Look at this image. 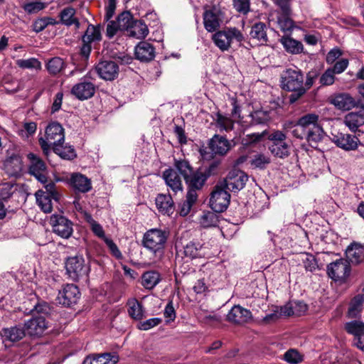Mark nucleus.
I'll return each instance as SVG.
<instances>
[{
  "mask_svg": "<svg viewBox=\"0 0 364 364\" xmlns=\"http://www.w3.org/2000/svg\"><path fill=\"white\" fill-rule=\"evenodd\" d=\"M129 36L137 39H143L149 33L147 26L141 21H134L128 30Z\"/></svg>",
  "mask_w": 364,
  "mask_h": 364,
  "instance_id": "obj_33",
  "label": "nucleus"
},
{
  "mask_svg": "<svg viewBox=\"0 0 364 364\" xmlns=\"http://www.w3.org/2000/svg\"><path fill=\"white\" fill-rule=\"evenodd\" d=\"M350 272V267L348 260L340 259L331 262L327 267L328 276L334 281L345 279Z\"/></svg>",
  "mask_w": 364,
  "mask_h": 364,
  "instance_id": "obj_12",
  "label": "nucleus"
},
{
  "mask_svg": "<svg viewBox=\"0 0 364 364\" xmlns=\"http://www.w3.org/2000/svg\"><path fill=\"white\" fill-rule=\"evenodd\" d=\"M212 39L215 46L222 51L228 50L235 43H241L244 36L237 28H227L213 35Z\"/></svg>",
  "mask_w": 364,
  "mask_h": 364,
  "instance_id": "obj_4",
  "label": "nucleus"
},
{
  "mask_svg": "<svg viewBox=\"0 0 364 364\" xmlns=\"http://www.w3.org/2000/svg\"><path fill=\"white\" fill-rule=\"evenodd\" d=\"M173 166L175 168L174 169L180 173V174L183 177L184 180H186V178L193 171L190 163L185 159H175Z\"/></svg>",
  "mask_w": 364,
  "mask_h": 364,
  "instance_id": "obj_45",
  "label": "nucleus"
},
{
  "mask_svg": "<svg viewBox=\"0 0 364 364\" xmlns=\"http://www.w3.org/2000/svg\"><path fill=\"white\" fill-rule=\"evenodd\" d=\"M24 326H15L1 329V335L6 341L16 342L21 340L26 336Z\"/></svg>",
  "mask_w": 364,
  "mask_h": 364,
  "instance_id": "obj_30",
  "label": "nucleus"
},
{
  "mask_svg": "<svg viewBox=\"0 0 364 364\" xmlns=\"http://www.w3.org/2000/svg\"><path fill=\"white\" fill-rule=\"evenodd\" d=\"M16 65L21 69L40 71L42 69L41 62L36 58L27 59H18L16 61Z\"/></svg>",
  "mask_w": 364,
  "mask_h": 364,
  "instance_id": "obj_42",
  "label": "nucleus"
},
{
  "mask_svg": "<svg viewBox=\"0 0 364 364\" xmlns=\"http://www.w3.org/2000/svg\"><path fill=\"white\" fill-rule=\"evenodd\" d=\"M216 125L220 131H230L234 127V122L230 117L221 114H217Z\"/></svg>",
  "mask_w": 364,
  "mask_h": 364,
  "instance_id": "obj_50",
  "label": "nucleus"
},
{
  "mask_svg": "<svg viewBox=\"0 0 364 364\" xmlns=\"http://www.w3.org/2000/svg\"><path fill=\"white\" fill-rule=\"evenodd\" d=\"M166 184L174 192L182 191L183 185L181 177L173 168H168L163 173Z\"/></svg>",
  "mask_w": 364,
  "mask_h": 364,
  "instance_id": "obj_26",
  "label": "nucleus"
},
{
  "mask_svg": "<svg viewBox=\"0 0 364 364\" xmlns=\"http://www.w3.org/2000/svg\"><path fill=\"white\" fill-rule=\"evenodd\" d=\"M200 223L204 228L217 227L219 223V215L214 210L204 211L200 217Z\"/></svg>",
  "mask_w": 364,
  "mask_h": 364,
  "instance_id": "obj_41",
  "label": "nucleus"
},
{
  "mask_svg": "<svg viewBox=\"0 0 364 364\" xmlns=\"http://www.w3.org/2000/svg\"><path fill=\"white\" fill-rule=\"evenodd\" d=\"M95 92V85L85 78L75 85L71 89V94L80 100L91 98Z\"/></svg>",
  "mask_w": 364,
  "mask_h": 364,
  "instance_id": "obj_17",
  "label": "nucleus"
},
{
  "mask_svg": "<svg viewBox=\"0 0 364 364\" xmlns=\"http://www.w3.org/2000/svg\"><path fill=\"white\" fill-rule=\"evenodd\" d=\"M82 42L87 43H92L95 41H99L101 40V30L100 26H93L92 24H90L87 30L85 33V34L82 36Z\"/></svg>",
  "mask_w": 364,
  "mask_h": 364,
  "instance_id": "obj_40",
  "label": "nucleus"
},
{
  "mask_svg": "<svg viewBox=\"0 0 364 364\" xmlns=\"http://www.w3.org/2000/svg\"><path fill=\"white\" fill-rule=\"evenodd\" d=\"M183 254L191 259L209 257V249L198 241H190L183 247Z\"/></svg>",
  "mask_w": 364,
  "mask_h": 364,
  "instance_id": "obj_20",
  "label": "nucleus"
},
{
  "mask_svg": "<svg viewBox=\"0 0 364 364\" xmlns=\"http://www.w3.org/2000/svg\"><path fill=\"white\" fill-rule=\"evenodd\" d=\"M196 189L189 188L187 194L186 199L182 205L181 209V215H186L191 210L193 205L196 203L198 198V194Z\"/></svg>",
  "mask_w": 364,
  "mask_h": 364,
  "instance_id": "obj_44",
  "label": "nucleus"
},
{
  "mask_svg": "<svg viewBox=\"0 0 364 364\" xmlns=\"http://www.w3.org/2000/svg\"><path fill=\"white\" fill-rule=\"evenodd\" d=\"M289 16L282 14L277 18L279 28L283 32L291 31L294 27V21L289 18Z\"/></svg>",
  "mask_w": 364,
  "mask_h": 364,
  "instance_id": "obj_51",
  "label": "nucleus"
},
{
  "mask_svg": "<svg viewBox=\"0 0 364 364\" xmlns=\"http://www.w3.org/2000/svg\"><path fill=\"white\" fill-rule=\"evenodd\" d=\"M232 5L237 12L243 14H247L250 10V0H232Z\"/></svg>",
  "mask_w": 364,
  "mask_h": 364,
  "instance_id": "obj_55",
  "label": "nucleus"
},
{
  "mask_svg": "<svg viewBox=\"0 0 364 364\" xmlns=\"http://www.w3.org/2000/svg\"><path fill=\"white\" fill-rule=\"evenodd\" d=\"M48 328V324L43 316L32 317L25 322L26 333L30 336H40Z\"/></svg>",
  "mask_w": 364,
  "mask_h": 364,
  "instance_id": "obj_18",
  "label": "nucleus"
},
{
  "mask_svg": "<svg viewBox=\"0 0 364 364\" xmlns=\"http://www.w3.org/2000/svg\"><path fill=\"white\" fill-rule=\"evenodd\" d=\"M13 185L6 183L0 186V198L2 200H7L13 194Z\"/></svg>",
  "mask_w": 364,
  "mask_h": 364,
  "instance_id": "obj_64",
  "label": "nucleus"
},
{
  "mask_svg": "<svg viewBox=\"0 0 364 364\" xmlns=\"http://www.w3.org/2000/svg\"><path fill=\"white\" fill-rule=\"evenodd\" d=\"M161 321L162 319L161 318H151L143 322H140L138 325V328L142 331H148L160 324Z\"/></svg>",
  "mask_w": 364,
  "mask_h": 364,
  "instance_id": "obj_58",
  "label": "nucleus"
},
{
  "mask_svg": "<svg viewBox=\"0 0 364 364\" xmlns=\"http://www.w3.org/2000/svg\"><path fill=\"white\" fill-rule=\"evenodd\" d=\"M210 176L207 171H203L200 169L193 171L192 173L185 180L188 188L200 190L205 185V181Z\"/></svg>",
  "mask_w": 364,
  "mask_h": 364,
  "instance_id": "obj_24",
  "label": "nucleus"
},
{
  "mask_svg": "<svg viewBox=\"0 0 364 364\" xmlns=\"http://www.w3.org/2000/svg\"><path fill=\"white\" fill-rule=\"evenodd\" d=\"M66 67V63L60 57H53L49 59L46 63V68L51 75L60 74Z\"/></svg>",
  "mask_w": 364,
  "mask_h": 364,
  "instance_id": "obj_36",
  "label": "nucleus"
},
{
  "mask_svg": "<svg viewBox=\"0 0 364 364\" xmlns=\"http://www.w3.org/2000/svg\"><path fill=\"white\" fill-rule=\"evenodd\" d=\"M287 135L280 130H275L268 136V139L272 142L269 150L274 156L285 159L290 154V144L285 141Z\"/></svg>",
  "mask_w": 364,
  "mask_h": 364,
  "instance_id": "obj_5",
  "label": "nucleus"
},
{
  "mask_svg": "<svg viewBox=\"0 0 364 364\" xmlns=\"http://www.w3.org/2000/svg\"><path fill=\"white\" fill-rule=\"evenodd\" d=\"M99 364H116L119 356L116 353H105L97 354Z\"/></svg>",
  "mask_w": 364,
  "mask_h": 364,
  "instance_id": "obj_54",
  "label": "nucleus"
},
{
  "mask_svg": "<svg viewBox=\"0 0 364 364\" xmlns=\"http://www.w3.org/2000/svg\"><path fill=\"white\" fill-rule=\"evenodd\" d=\"M331 103L341 110H350L356 105L355 99L348 93H340L336 95L331 100Z\"/></svg>",
  "mask_w": 364,
  "mask_h": 364,
  "instance_id": "obj_28",
  "label": "nucleus"
},
{
  "mask_svg": "<svg viewBox=\"0 0 364 364\" xmlns=\"http://www.w3.org/2000/svg\"><path fill=\"white\" fill-rule=\"evenodd\" d=\"M23 164L18 154H12L4 162V169L9 177L19 178L23 173Z\"/></svg>",
  "mask_w": 364,
  "mask_h": 364,
  "instance_id": "obj_13",
  "label": "nucleus"
},
{
  "mask_svg": "<svg viewBox=\"0 0 364 364\" xmlns=\"http://www.w3.org/2000/svg\"><path fill=\"white\" fill-rule=\"evenodd\" d=\"M69 183L77 192L87 193L92 189L90 179L79 173L71 174Z\"/></svg>",
  "mask_w": 364,
  "mask_h": 364,
  "instance_id": "obj_23",
  "label": "nucleus"
},
{
  "mask_svg": "<svg viewBox=\"0 0 364 364\" xmlns=\"http://www.w3.org/2000/svg\"><path fill=\"white\" fill-rule=\"evenodd\" d=\"M160 281V274L156 271L146 272L141 277V284L147 289H152L159 283Z\"/></svg>",
  "mask_w": 364,
  "mask_h": 364,
  "instance_id": "obj_38",
  "label": "nucleus"
},
{
  "mask_svg": "<svg viewBox=\"0 0 364 364\" xmlns=\"http://www.w3.org/2000/svg\"><path fill=\"white\" fill-rule=\"evenodd\" d=\"M271 162V159L268 155L264 154H255L251 160V165L255 168L264 169Z\"/></svg>",
  "mask_w": 364,
  "mask_h": 364,
  "instance_id": "obj_49",
  "label": "nucleus"
},
{
  "mask_svg": "<svg viewBox=\"0 0 364 364\" xmlns=\"http://www.w3.org/2000/svg\"><path fill=\"white\" fill-rule=\"evenodd\" d=\"M250 117L253 124H264L270 119L269 112L264 110H257L251 113Z\"/></svg>",
  "mask_w": 364,
  "mask_h": 364,
  "instance_id": "obj_52",
  "label": "nucleus"
},
{
  "mask_svg": "<svg viewBox=\"0 0 364 364\" xmlns=\"http://www.w3.org/2000/svg\"><path fill=\"white\" fill-rule=\"evenodd\" d=\"M228 321L237 325L249 323L252 319V312L240 305H235L226 316Z\"/></svg>",
  "mask_w": 364,
  "mask_h": 364,
  "instance_id": "obj_15",
  "label": "nucleus"
},
{
  "mask_svg": "<svg viewBox=\"0 0 364 364\" xmlns=\"http://www.w3.org/2000/svg\"><path fill=\"white\" fill-rule=\"evenodd\" d=\"M250 36L253 39L258 41L262 44L268 41L267 27L265 23L258 22L255 23L251 28Z\"/></svg>",
  "mask_w": 364,
  "mask_h": 364,
  "instance_id": "obj_35",
  "label": "nucleus"
},
{
  "mask_svg": "<svg viewBox=\"0 0 364 364\" xmlns=\"http://www.w3.org/2000/svg\"><path fill=\"white\" fill-rule=\"evenodd\" d=\"M280 42L285 50L291 54H299L303 51L302 43L289 36H284L281 38Z\"/></svg>",
  "mask_w": 364,
  "mask_h": 364,
  "instance_id": "obj_32",
  "label": "nucleus"
},
{
  "mask_svg": "<svg viewBox=\"0 0 364 364\" xmlns=\"http://www.w3.org/2000/svg\"><path fill=\"white\" fill-rule=\"evenodd\" d=\"M50 223L53 232L63 238H68L73 233L72 222L63 215H53Z\"/></svg>",
  "mask_w": 364,
  "mask_h": 364,
  "instance_id": "obj_14",
  "label": "nucleus"
},
{
  "mask_svg": "<svg viewBox=\"0 0 364 364\" xmlns=\"http://www.w3.org/2000/svg\"><path fill=\"white\" fill-rule=\"evenodd\" d=\"M294 315L299 316L303 315L308 309L307 305L301 301H294L291 302Z\"/></svg>",
  "mask_w": 364,
  "mask_h": 364,
  "instance_id": "obj_61",
  "label": "nucleus"
},
{
  "mask_svg": "<svg viewBox=\"0 0 364 364\" xmlns=\"http://www.w3.org/2000/svg\"><path fill=\"white\" fill-rule=\"evenodd\" d=\"M127 304L129 315L135 320H141L144 316L142 305L136 299L129 300Z\"/></svg>",
  "mask_w": 364,
  "mask_h": 364,
  "instance_id": "obj_43",
  "label": "nucleus"
},
{
  "mask_svg": "<svg viewBox=\"0 0 364 364\" xmlns=\"http://www.w3.org/2000/svg\"><path fill=\"white\" fill-rule=\"evenodd\" d=\"M274 3L281 9L282 14H291V0H274Z\"/></svg>",
  "mask_w": 364,
  "mask_h": 364,
  "instance_id": "obj_62",
  "label": "nucleus"
},
{
  "mask_svg": "<svg viewBox=\"0 0 364 364\" xmlns=\"http://www.w3.org/2000/svg\"><path fill=\"white\" fill-rule=\"evenodd\" d=\"M167 234L159 229L148 230L143 237V246L152 252L155 256L161 257L164 254Z\"/></svg>",
  "mask_w": 364,
  "mask_h": 364,
  "instance_id": "obj_3",
  "label": "nucleus"
},
{
  "mask_svg": "<svg viewBox=\"0 0 364 364\" xmlns=\"http://www.w3.org/2000/svg\"><path fill=\"white\" fill-rule=\"evenodd\" d=\"M364 296L358 294L354 296L350 302L348 315L350 318L358 317L363 310Z\"/></svg>",
  "mask_w": 364,
  "mask_h": 364,
  "instance_id": "obj_37",
  "label": "nucleus"
},
{
  "mask_svg": "<svg viewBox=\"0 0 364 364\" xmlns=\"http://www.w3.org/2000/svg\"><path fill=\"white\" fill-rule=\"evenodd\" d=\"M348 259L355 264H359L364 260V246L360 244L354 243L346 250Z\"/></svg>",
  "mask_w": 364,
  "mask_h": 364,
  "instance_id": "obj_31",
  "label": "nucleus"
},
{
  "mask_svg": "<svg viewBox=\"0 0 364 364\" xmlns=\"http://www.w3.org/2000/svg\"><path fill=\"white\" fill-rule=\"evenodd\" d=\"M29 161L28 172L31 175L42 183L47 181L46 165L44 161L36 154L29 153L27 155Z\"/></svg>",
  "mask_w": 364,
  "mask_h": 364,
  "instance_id": "obj_10",
  "label": "nucleus"
},
{
  "mask_svg": "<svg viewBox=\"0 0 364 364\" xmlns=\"http://www.w3.org/2000/svg\"><path fill=\"white\" fill-rule=\"evenodd\" d=\"M209 148L215 155L225 156L230 150L232 145L225 136L215 134L209 141Z\"/></svg>",
  "mask_w": 364,
  "mask_h": 364,
  "instance_id": "obj_21",
  "label": "nucleus"
},
{
  "mask_svg": "<svg viewBox=\"0 0 364 364\" xmlns=\"http://www.w3.org/2000/svg\"><path fill=\"white\" fill-rule=\"evenodd\" d=\"M281 85L286 90H296L304 87V75L297 67L289 68L281 75Z\"/></svg>",
  "mask_w": 364,
  "mask_h": 364,
  "instance_id": "obj_6",
  "label": "nucleus"
},
{
  "mask_svg": "<svg viewBox=\"0 0 364 364\" xmlns=\"http://www.w3.org/2000/svg\"><path fill=\"white\" fill-rule=\"evenodd\" d=\"M64 129L58 122L50 123L45 131V136L40 137L39 144L46 155H48L50 149L60 143H64Z\"/></svg>",
  "mask_w": 364,
  "mask_h": 364,
  "instance_id": "obj_2",
  "label": "nucleus"
},
{
  "mask_svg": "<svg viewBox=\"0 0 364 364\" xmlns=\"http://www.w3.org/2000/svg\"><path fill=\"white\" fill-rule=\"evenodd\" d=\"M75 9L73 7H66L63 9L59 14L61 23L67 26L75 25L78 28L80 23L77 18L75 17Z\"/></svg>",
  "mask_w": 364,
  "mask_h": 364,
  "instance_id": "obj_34",
  "label": "nucleus"
},
{
  "mask_svg": "<svg viewBox=\"0 0 364 364\" xmlns=\"http://www.w3.org/2000/svg\"><path fill=\"white\" fill-rule=\"evenodd\" d=\"M117 26L119 27L120 31H127L129 29L132 22L134 21L133 17L129 11L122 12L117 17Z\"/></svg>",
  "mask_w": 364,
  "mask_h": 364,
  "instance_id": "obj_48",
  "label": "nucleus"
},
{
  "mask_svg": "<svg viewBox=\"0 0 364 364\" xmlns=\"http://www.w3.org/2000/svg\"><path fill=\"white\" fill-rule=\"evenodd\" d=\"M156 205L164 215H170L174 211V203L170 194H159L156 198Z\"/></svg>",
  "mask_w": 364,
  "mask_h": 364,
  "instance_id": "obj_27",
  "label": "nucleus"
},
{
  "mask_svg": "<svg viewBox=\"0 0 364 364\" xmlns=\"http://www.w3.org/2000/svg\"><path fill=\"white\" fill-rule=\"evenodd\" d=\"M284 358L287 362L291 364H296L302 360L299 352L294 349L287 350L284 355Z\"/></svg>",
  "mask_w": 364,
  "mask_h": 364,
  "instance_id": "obj_57",
  "label": "nucleus"
},
{
  "mask_svg": "<svg viewBox=\"0 0 364 364\" xmlns=\"http://www.w3.org/2000/svg\"><path fill=\"white\" fill-rule=\"evenodd\" d=\"M230 195L228 190L220 182L215 186L210 198V205L213 210L222 213L230 204Z\"/></svg>",
  "mask_w": 364,
  "mask_h": 364,
  "instance_id": "obj_7",
  "label": "nucleus"
},
{
  "mask_svg": "<svg viewBox=\"0 0 364 364\" xmlns=\"http://www.w3.org/2000/svg\"><path fill=\"white\" fill-rule=\"evenodd\" d=\"M341 55L342 51L338 48H334L327 53L326 61L327 64L332 65L336 62V60H338Z\"/></svg>",
  "mask_w": 364,
  "mask_h": 364,
  "instance_id": "obj_63",
  "label": "nucleus"
},
{
  "mask_svg": "<svg viewBox=\"0 0 364 364\" xmlns=\"http://www.w3.org/2000/svg\"><path fill=\"white\" fill-rule=\"evenodd\" d=\"M46 7V4L41 1H33L25 4L23 9L28 14H35Z\"/></svg>",
  "mask_w": 364,
  "mask_h": 364,
  "instance_id": "obj_56",
  "label": "nucleus"
},
{
  "mask_svg": "<svg viewBox=\"0 0 364 364\" xmlns=\"http://www.w3.org/2000/svg\"><path fill=\"white\" fill-rule=\"evenodd\" d=\"M135 55L141 61L151 60L155 56L154 48L148 42H140L135 48Z\"/></svg>",
  "mask_w": 364,
  "mask_h": 364,
  "instance_id": "obj_29",
  "label": "nucleus"
},
{
  "mask_svg": "<svg viewBox=\"0 0 364 364\" xmlns=\"http://www.w3.org/2000/svg\"><path fill=\"white\" fill-rule=\"evenodd\" d=\"M65 269L68 277L73 281H77L88 272V267L85 264V259L81 255L68 257L65 261Z\"/></svg>",
  "mask_w": 364,
  "mask_h": 364,
  "instance_id": "obj_8",
  "label": "nucleus"
},
{
  "mask_svg": "<svg viewBox=\"0 0 364 364\" xmlns=\"http://www.w3.org/2000/svg\"><path fill=\"white\" fill-rule=\"evenodd\" d=\"M332 141L337 146L345 151L356 149L360 143V140L355 136L341 132L332 134Z\"/></svg>",
  "mask_w": 364,
  "mask_h": 364,
  "instance_id": "obj_19",
  "label": "nucleus"
},
{
  "mask_svg": "<svg viewBox=\"0 0 364 364\" xmlns=\"http://www.w3.org/2000/svg\"><path fill=\"white\" fill-rule=\"evenodd\" d=\"M304 266L307 271L312 272L317 267V263L315 257L310 254L304 255L302 258Z\"/></svg>",
  "mask_w": 364,
  "mask_h": 364,
  "instance_id": "obj_59",
  "label": "nucleus"
},
{
  "mask_svg": "<svg viewBox=\"0 0 364 364\" xmlns=\"http://www.w3.org/2000/svg\"><path fill=\"white\" fill-rule=\"evenodd\" d=\"M345 124L353 132L364 124V107L360 108L357 112L347 114L344 118Z\"/></svg>",
  "mask_w": 364,
  "mask_h": 364,
  "instance_id": "obj_25",
  "label": "nucleus"
},
{
  "mask_svg": "<svg viewBox=\"0 0 364 364\" xmlns=\"http://www.w3.org/2000/svg\"><path fill=\"white\" fill-rule=\"evenodd\" d=\"M35 195L37 203L41 210L44 213H50L53 209L52 200L53 198L43 191H38Z\"/></svg>",
  "mask_w": 364,
  "mask_h": 364,
  "instance_id": "obj_39",
  "label": "nucleus"
},
{
  "mask_svg": "<svg viewBox=\"0 0 364 364\" xmlns=\"http://www.w3.org/2000/svg\"><path fill=\"white\" fill-rule=\"evenodd\" d=\"M95 70L100 77L105 80H112L119 73V67L114 61H102L97 64Z\"/></svg>",
  "mask_w": 364,
  "mask_h": 364,
  "instance_id": "obj_22",
  "label": "nucleus"
},
{
  "mask_svg": "<svg viewBox=\"0 0 364 364\" xmlns=\"http://www.w3.org/2000/svg\"><path fill=\"white\" fill-rule=\"evenodd\" d=\"M346 331L355 337L364 336V323L359 321H353L346 323L345 325Z\"/></svg>",
  "mask_w": 364,
  "mask_h": 364,
  "instance_id": "obj_47",
  "label": "nucleus"
},
{
  "mask_svg": "<svg viewBox=\"0 0 364 364\" xmlns=\"http://www.w3.org/2000/svg\"><path fill=\"white\" fill-rule=\"evenodd\" d=\"M80 291L75 284H66L62 290L59 291L57 300L59 304L70 306L77 303L80 298Z\"/></svg>",
  "mask_w": 364,
  "mask_h": 364,
  "instance_id": "obj_16",
  "label": "nucleus"
},
{
  "mask_svg": "<svg viewBox=\"0 0 364 364\" xmlns=\"http://www.w3.org/2000/svg\"><path fill=\"white\" fill-rule=\"evenodd\" d=\"M248 180L247 175L242 171L233 169L220 183L228 191L237 192L242 190Z\"/></svg>",
  "mask_w": 364,
  "mask_h": 364,
  "instance_id": "obj_9",
  "label": "nucleus"
},
{
  "mask_svg": "<svg viewBox=\"0 0 364 364\" xmlns=\"http://www.w3.org/2000/svg\"><path fill=\"white\" fill-rule=\"evenodd\" d=\"M203 18L205 30L208 32H213L220 27L222 11L217 6H213L209 8L205 7Z\"/></svg>",
  "mask_w": 364,
  "mask_h": 364,
  "instance_id": "obj_11",
  "label": "nucleus"
},
{
  "mask_svg": "<svg viewBox=\"0 0 364 364\" xmlns=\"http://www.w3.org/2000/svg\"><path fill=\"white\" fill-rule=\"evenodd\" d=\"M349 65V60L346 58H341L333 63V66L330 68L335 74L343 73Z\"/></svg>",
  "mask_w": 364,
  "mask_h": 364,
  "instance_id": "obj_60",
  "label": "nucleus"
},
{
  "mask_svg": "<svg viewBox=\"0 0 364 364\" xmlns=\"http://www.w3.org/2000/svg\"><path fill=\"white\" fill-rule=\"evenodd\" d=\"M335 75L336 74L330 68H328L320 77V84L323 86H329L333 85L336 79Z\"/></svg>",
  "mask_w": 364,
  "mask_h": 364,
  "instance_id": "obj_53",
  "label": "nucleus"
},
{
  "mask_svg": "<svg viewBox=\"0 0 364 364\" xmlns=\"http://www.w3.org/2000/svg\"><path fill=\"white\" fill-rule=\"evenodd\" d=\"M291 133L298 139H306L309 144H316L322 139L323 130L319 124V116L309 113L301 117L292 126Z\"/></svg>",
  "mask_w": 364,
  "mask_h": 364,
  "instance_id": "obj_1",
  "label": "nucleus"
},
{
  "mask_svg": "<svg viewBox=\"0 0 364 364\" xmlns=\"http://www.w3.org/2000/svg\"><path fill=\"white\" fill-rule=\"evenodd\" d=\"M60 143L53 148V151L65 159H73L76 156L75 149L71 146H64Z\"/></svg>",
  "mask_w": 364,
  "mask_h": 364,
  "instance_id": "obj_46",
  "label": "nucleus"
}]
</instances>
